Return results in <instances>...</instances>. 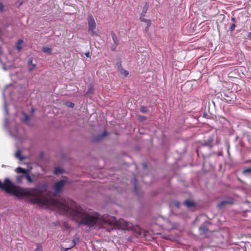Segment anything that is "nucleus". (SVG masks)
I'll list each match as a JSON object with an SVG mask.
<instances>
[{"mask_svg":"<svg viewBox=\"0 0 251 251\" xmlns=\"http://www.w3.org/2000/svg\"><path fill=\"white\" fill-rule=\"evenodd\" d=\"M0 188L17 198H32L34 203L57 210L61 214L71 216L79 226L84 225L101 227H105L107 225L112 226L116 222L114 217L107 215L102 216L97 214L90 215L80 207L74 209L76 206L75 203L70 199L57 200L45 197L42 193L47 190L46 184H39L35 188L27 190L16 186L9 178H6L3 183L0 181Z\"/></svg>","mask_w":251,"mask_h":251,"instance_id":"obj_1","label":"nucleus"},{"mask_svg":"<svg viewBox=\"0 0 251 251\" xmlns=\"http://www.w3.org/2000/svg\"><path fill=\"white\" fill-rule=\"evenodd\" d=\"M4 127L12 136L15 138H19L20 137V134L22 129L18 128L17 125L14 121L9 122L7 118L5 117Z\"/></svg>","mask_w":251,"mask_h":251,"instance_id":"obj_2","label":"nucleus"},{"mask_svg":"<svg viewBox=\"0 0 251 251\" xmlns=\"http://www.w3.org/2000/svg\"><path fill=\"white\" fill-rule=\"evenodd\" d=\"M15 90L12 85H7L4 91H3V97L4 99V109L5 110V114H8V111L7 107V104L6 102V97H9V98L12 100L14 99V96L12 95V93L15 92Z\"/></svg>","mask_w":251,"mask_h":251,"instance_id":"obj_3","label":"nucleus"},{"mask_svg":"<svg viewBox=\"0 0 251 251\" xmlns=\"http://www.w3.org/2000/svg\"><path fill=\"white\" fill-rule=\"evenodd\" d=\"M88 30L92 36H98V33L95 31L96 27V24L95 20L92 15L88 17Z\"/></svg>","mask_w":251,"mask_h":251,"instance_id":"obj_4","label":"nucleus"},{"mask_svg":"<svg viewBox=\"0 0 251 251\" xmlns=\"http://www.w3.org/2000/svg\"><path fill=\"white\" fill-rule=\"evenodd\" d=\"M68 182V179L66 177H64L61 180L56 182L54 185V190L55 192L56 193L61 192L64 186Z\"/></svg>","mask_w":251,"mask_h":251,"instance_id":"obj_5","label":"nucleus"},{"mask_svg":"<svg viewBox=\"0 0 251 251\" xmlns=\"http://www.w3.org/2000/svg\"><path fill=\"white\" fill-rule=\"evenodd\" d=\"M15 172L18 174H25V178H26L28 182L29 183L33 182V179L29 175L28 170L19 167L15 169Z\"/></svg>","mask_w":251,"mask_h":251,"instance_id":"obj_6","label":"nucleus"},{"mask_svg":"<svg viewBox=\"0 0 251 251\" xmlns=\"http://www.w3.org/2000/svg\"><path fill=\"white\" fill-rule=\"evenodd\" d=\"M120 224L122 225V228L125 230H129L133 226V225L131 223L127 222V221L124 220H121L120 221Z\"/></svg>","mask_w":251,"mask_h":251,"instance_id":"obj_7","label":"nucleus"},{"mask_svg":"<svg viewBox=\"0 0 251 251\" xmlns=\"http://www.w3.org/2000/svg\"><path fill=\"white\" fill-rule=\"evenodd\" d=\"M213 141V137L212 136H210L208 138V139L205 141L203 144L202 145L203 146H207L210 148H211L212 147V143Z\"/></svg>","mask_w":251,"mask_h":251,"instance_id":"obj_8","label":"nucleus"},{"mask_svg":"<svg viewBox=\"0 0 251 251\" xmlns=\"http://www.w3.org/2000/svg\"><path fill=\"white\" fill-rule=\"evenodd\" d=\"M233 201L232 199H229L226 200H224L219 203L218 206L220 208H222L223 206H224L225 205H226L227 204L232 203Z\"/></svg>","mask_w":251,"mask_h":251,"instance_id":"obj_9","label":"nucleus"},{"mask_svg":"<svg viewBox=\"0 0 251 251\" xmlns=\"http://www.w3.org/2000/svg\"><path fill=\"white\" fill-rule=\"evenodd\" d=\"M32 61H33V58L32 57L29 58L28 60V69L30 71H31L33 70H34L36 67V65L35 64L32 63Z\"/></svg>","mask_w":251,"mask_h":251,"instance_id":"obj_10","label":"nucleus"},{"mask_svg":"<svg viewBox=\"0 0 251 251\" xmlns=\"http://www.w3.org/2000/svg\"><path fill=\"white\" fill-rule=\"evenodd\" d=\"M242 174L245 176L251 177V167L245 168L242 171Z\"/></svg>","mask_w":251,"mask_h":251,"instance_id":"obj_11","label":"nucleus"},{"mask_svg":"<svg viewBox=\"0 0 251 251\" xmlns=\"http://www.w3.org/2000/svg\"><path fill=\"white\" fill-rule=\"evenodd\" d=\"M79 241V238H77V237H76L75 238H74L72 241L71 242V245L69 246V247L67 248H65V251H68L69 250H70L71 248H73V247H74L75 244H76V243H77Z\"/></svg>","mask_w":251,"mask_h":251,"instance_id":"obj_12","label":"nucleus"},{"mask_svg":"<svg viewBox=\"0 0 251 251\" xmlns=\"http://www.w3.org/2000/svg\"><path fill=\"white\" fill-rule=\"evenodd\" d=\"M25 177V174H22L21 175L16 176V181L18 183H21L23 179Z\"/></svg>","mask_w":251,"mask_h":251,"instance_id":"obj_13","label":"nucleus"},{"mask_svg":"<svg viewBox=\"0 0 251 251\" xmlns=\"http://www.w3.org/2000/svg\"><path fill=\"white\" fill-rule=\"evenodd\" d=\"M111 36L114 44L117 46L119 44V40L116 35L114 32H112Z\"/></svg>","mask_w":251,"mask_h":251,"instance_id":"obj_14","label":"nucleus"},{"mask_svg":"<svg viewBox=\"0 0 251 251\" xmlns=\"http://www.w3.org/2000/svg\"><path fill=\"white\" fill-rule=\"evenodd\" d=\"M42 50L44 52H45L49 55L51 54V50H52L50 48H49L47 47H43Z\"/></svg>","mask_w":251,"mask_h":251,"instance_id":"obj_15","label":"nucleus"},{"mask_svg":"<svg viewBox=\"0 0 251 251\" xmlns=\"http://www.w3.org/2000/svg\"><path fill=\"white\" fill-rule=\"evenodd\" d=\"M184 204L188 208H190L195 206L194 202L189 200L185 201L184 202Z\"/></svg>","mask_w":251,"mask_h":251,"instance_id":"obj_16","label":"nucleus"},{"mask_svg":"<svg viewBox=\"0 0 251 251\" xmlns=\"http://www.w3.org/2000/svg\"><path fill=\"white\" fill-rule=\"evenodd\" d=\"M15 156L17 158L19 159L21 161L24 160L25 158V157L22 156L21 155V151L19 150L17 151V152L15 154Z\"/></svg>","mask_w":251,"mask_h":251,"instance_id":"obj_17","label":"nucleus"},{"mask_svg":"<svg viewBox=\"0 0 251 251\" xmlns=\"http://www.w3.org/2000/svg\"><path fill=\"white\" fill-rule=\"evenodd\" d=\"M24 117L22 118V120L26 124H29L30 118L28 115L25 113H23Z\"/></svg>","mask_w":251,"mask_h":251,"instance_id":"obj_18","label":"nucleus"},{"mask_svg":"<svg viewBox=\"0 0 251 251\" xmlns=\"http://www.w3.org/2000/svg\"><path fill=\"white\" fill-rule=\"evenodd\" d=\"M23 42H24L21 39L19 40L18 41V43H17V44L16 46V48L18 50H20L22 49V44L23 43Z\"/></svg>","mask_w":251,"mask_h":251,"instance_id":"obj_19","label":"nucleus"},{"mask_svg":"<svg viewBox=\"0 0 251 251\" xmlns=\"http://www.w3.org/2000/svg\"><path fill=\"white\" fill-rule=\"evenodd\" d=\"M148 9V7L147 5V4H146L144 6V7H143V11H142V12L141 15L145 16V14H146V13L147 12Z\"/></svg>","mask_w":251,"mask_h":251,"instance_id":"obj_20","label":"nucleus"},{"mask_svg":"<svg viewBox=\"0 0 251 251\" xmlns=\"http://www.w3.org/2000/svg\"><path fill=\"white\" fill-rule=\"evenodd\" d=\"M62 173V170L60 168H56L54 170V174L58 175Z\"/></svg>","mask_w":251,"mask_h":251,"instance_id":"obj_21","label":"nucleus"},{"mask_svg":"<svg viewBox=\"0 0 251 251\" xmlns=\"http://www.w3.org/2000/svg\"><path fill=\"white\" fill-rule=\"evenodd\" d=\"M33 251H43L42 246L39 244H37L36 248Z\"/></svg>","mask_w":251,"mask_h":251,"instance_id":"obj_22","label":"nucleus"},{"mask_svg":"<svg viewBox=\"0 0 251 251\" xmlns=\"http://www.w3.org/2000/svg\"><path fill=\"white\" fill-rule=\"evenodd\" d=\"M117 67L119 72L123 71L124 69L122 68L121 64L120 63H117Z\"/></svg>","mask_w":251,"mask_h":251,"instance_id":"obj_23","label":"nucleus"},{"mask_svg":"<svg viewBox=\"0 0 251 251\" xmlns=\"http://www.w3.org/2000/svg\"><path fill=\"white\" fill-rule=\"evenodd\" d=\"M121 74L125 76H126L128 75V72L127 71L124 70L120 72Z\"/></svg>","mask_w":251,"mask_h":251,"instance_id":"obj_24","label":"nucleus"},{"mask_svg":"<svg viewBox=\"0 0 251 251\" xmlns=\"http://www.w3.org/2000/svg\"><path fill=\"white\" fill-rule=\"evenodd\" d=\"M236 27V25L234 24H232L230 27V30L232 32L233 31Z\"/></svg>","mask_w":251,"mask_h":251,"instance_id":"obj_25","label":"nucleus"},{"mask_svg":"<svg viewBox=\"0 0 251 251\" xmlns=\"http://www.w3.org/2000/svg\"><path fill=\"white\" fill-rule=\"evenodd\" d=\"M144 17L145 16H142L141 15L140 16V20L142 21H143V22H149L150 23V21H149L148 20L145 19L144 18Z\"/></svg>","mask_w":251,"mask_h":251,"instance_id":"obj_26","label":"nucleus"},{"mask_svg":"<svg viewBox=\"0 0 251 251\" xmlns=\"http://www.w3.org/2000/svg\"><path fill=\"white\" fill-rule=\"evenodd\" d=\"M141 111L143 113H145V112H147V109L146 107L145 106H142L141 108Z\"/></svg>","mask_w":251,"mask_h":251,"instance_id":"obj_27","label":"nucleus"},{"mask_svg":"<svg viewBox=\"0 0 251 251\" xmlns=\"http://www.w3.org/2000/svg\"><path fill=\"white\" fill-rule=\"evenodd\" d=\"M3 5L1 3H0V11L2 12L3 10Z\"/></svg>","mask_w":251,"mask_h":251,"instance_id":"obj_28","label":"nucleus"},{"mask_svg":"<svg viewBox=\"0 0 251 251\" xmlns=\"http://www.w3.org/2000/svg\"><path fill=\"white\" fill-rule=\"evenodd\" d=\"M107 134V132L104 131L101 135H100V137L99 138V139H101V138H102L103 137L105 136V135H106Z\"/></svg>","mask_w":251,"mask_h":251,"instance_id":"obj_29","label":"nucleus"},{"mask_svg":"<svg viewBox=\"0 0 251 251\" xmlns=\"http://www.w3.org/2000/svg\"><path fill=\"white\" fill-rule=\"evenodd\" d=\"M174 204H175V205L176 207H178L179 206V205H180V203H179V202H178V201H176V202H175L174 203Z\"/></svg>","mask_w":251,"mask_h":251,"instance_id":"obj_30","label":"nucleus"},{"mask_svg":"<svg viewBox=\"0 0 251 251\" xmlns=\"http://www.w3.org/2000/svg\"><path fill=\"white\" fill-rule=\"evenodd\" d=\"M136 180H135V182L134 183V189L136 191H137V186H136V182H135Z\"/></svg>","mask_w":251,"mask_h":251,"instance_id":"obj_31","label":"nucleus"},{"mask_svg":"<svg viewBox=\"0 0 251 251\" xmlns=\"http://www.w3.org/2000/svg\"><path fill=\"white\" fill-rule=\"evenodd\" d=\"M117 46H116L115 44H114V45H112V47H111V50H115Z\"/></svg>","mask_w":251,"mask_h":251,"instance_id":"obj_32","label":"nucleus"},{"mask_svg":"<svg viewBox=\"0 0 251 251\" xmlns=\"http://www.w3.org/2000/svg\"><path fill=\"white\" fill-rule=\"evenodd\" d=\"M69 107H73L74 106V104L73 103H69L68 105Z\"/></svg>","mask_w":251,"mask_h":251,"instance_id":"obj_33","label":"nucleus"},{"mask_svg":"<svg viewBox=\"0 0 251 251\" xmlns=\"http://www.w3.org/2000/svg\"><path fill=\"white\" fill-rule=\"evenodd\" d=\"M85 55L87 57H90V53L89 52H86L85 53Z\"/></svg>","mask_w":251,"mask_h":251,"instance_id":"obj_34","label":"nucleus"},{"mask_svg":"<svg viewBox=\"0 0 251 251\" xmlns=\"http://www.w3.org/2000/svg\"><path fill=\"white\" fill-rule=\"evenodd\" d=\"M4 26L5 27H7L9 26V24H5L4 25Z\"/></svg>","mask_w":251,"mask_h":251,"instance_id":"obj_35","label":"nucleus"},{"mask_svg":"<svg viewBox=\"0 0 251 251\" xmlns=\"http://www.w3.org/2000/svg\"><path fill=\"white\" fill-rule=\"evenodd\" d=\"M91 92H92L91 88H90V89H89L88 91L87 92V93L90 94V93H91Z\"/></svg>","mask_w":251,"mask_h":251,"instance_id":"obj_36","label":"nucleus"},{"mask_svg":"<svg viewBox=\"0 0 251 251\" xmlns=\"http://www.w3.org/2000/svg\"><path fill=\"white\" fill-rule=\"evenodd\" d=\"M249 37L251 39V32L249 33Z\"/></svg>","mask_w":251,"mask_h":251,"instance_id":"obj_37","label":"nucleus"},{"mask_svg":"<svg viewBox=\"0 0 251 251\" xmlns=\"http://www.w3.org/2000/svg\"><path fill=\"white\" fill-rule=\"evenodd\" d=\"M3 69L4 70H7V68H6V67L5 66V65H3Z\"/></svg>","mask_w":251,"mask_h":251,"instance_id":"obj_38","label":"nucleus"},{"mask_svg":"<svg viewBox=\"0 0 251 251\" xmlns=\"http://www.w3.org/2000/svg\"><path fill=\"white\" fill-rule=\"evenodd\" d=\"M231 20H232V21H235V19H234V18H232Z\"/></svg>","mask_w":251,"mask_h":251,"instance_id":"obj_39","label":"nucleus"}]
</instances>
